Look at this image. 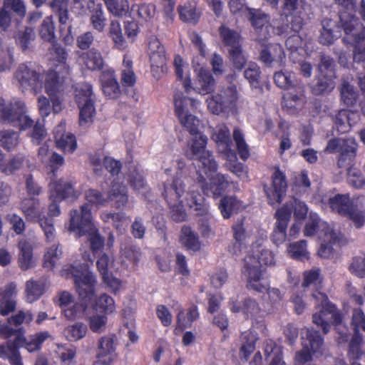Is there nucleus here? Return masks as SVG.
I'll use <instances>...</instances> for the list:
<instances>
[{
  "mask_svg": "<svg viewBox=\"0 0 365 365\" xmlns=\"http://www.w3.org/2000/svg\"><path fill=\"white\" fill-rule=\"evenodd\" d=\"M81 247L83 263L81 265H69L61 270V275L66 278L73 279L80 301L76 302L74 297L67 291L58 294L59 306L63 317L68 320H75L84 317L87 303L91 302L95 296V287L97 280L94 274L88 270L89 264L93 263L90 253Z\"/></svg>",
  "mask_w": 365,
  "mask_h": 365,
  "instance_id": "f257e3e1",
  "label": "nucleus"
},
{
  "mask_svg": "<svg viewBox=\"0 0 365 365\" xmlns=\"http://www.w3.org/2000/svg\"><path fill=\"white\" fill-rule=\"evenodd\" d=\"M162 195L170 207L171 217L175 222L186 220L185 204L195 211L197 215L205 217L207 220L210 217L208 205L198 192L197 185H193L186 190L183 180L179 177L165 181Z\"/></svg>",
  "mask_w": 365,
  "mask_h": 365,
  "instance_id": "f03ea898",
  "label": "nucleus"
},
{
  "mask_svg": "<svg viewBox=\"0 0 365 365\" xmlns=\"http://www.w3.org/2000/svg\"><path fill=\"white\" fill-rule=\"evenodd\" d=\"M275 264L274 257L272 251L262 247L257 242L253 244L252 253L244 259L242 272L247 282L249 289L262 292L267 289V284L263 282L262 266H273Z\"/></svg>",
  "mask_w": 365,
  "mask_h": 365,
  "instance_id": "7ed1b4c3",
  "label": "nucleus"
},
{
  "mask_svg": "<svg viewBox=\"0 0 365 365\" xmlns=\"http://www.w3.org/2000/svg\"><path fill=\"white\" fill-rule=\"evenodd\" d=\"M341 22L345 36L343 41L354 47L353 60L365 69V35L361 32L362 24L351 15L341 14Z\"/></svg>",
  "mask_w": 365,
  "mask_h": 365,
  "instance_id": "20e7f679",
  "label": "nucleus"
},
{
  "mask_svg": "<svg viewBox=\"0 0 365 365\" xmlns=\"http://www.w3.org/2000/svg\"><path fill=\"white\" fill-rule=\"evenodd\" d=\"M49 71L42 72L31 63H21L14 72V83L22 92L31 91L35 95L40 94L44 88L45 79Z\"/></svg>",
  "mask_w": 365,
  "mask_h": 365,
  "instance_id": "39448f33",
  "label": "nucleus"
},
{
  "mask_svg": "<svg viewBox=\"0 0 365 365\" xmlns=\"http://www.w3.org/2000/svg\"><path fill=\"white\" fill-rule=\"evenodd\" d=\"M27 107L24 101L14 98L6 102L0 98V120L6 122L21 130L31 128L34 120L27 115Z\"/></svg>",
  "mask_w": 365,
  "mask_h": 365,
  "instance_id": "423d86ee",
  "label": "nucleus"
},
{
  "mask_svg": "<svg viewBox=\"0 0 365 365\" xmlns=\"http://www.w3.org/2000/svg\"><path fill=\"white\" fill-rule=\"evenodd\" d=\"M191 135L185 151V155L190 159H197L202 165V173L215 172L217 170V163L212 153L206 149L207 137L200 131Z\"/></svg>",
  "mask_w": 365,
  "mask_h": 365,
  "instance_id": "0eeeda50",
  "label": "nucleus"
},
{
  "mask_svg": "<svg viewBox=\"0 0 365 365\" xmlns=\"http://www.w3.org/2000/svg\"><path fill=\"white\" fill-rule=\"evenodd\" d=\"M312 297L317 309H319V312L313 314V323L322 327L324 334L328 333L331 323L340 325L342 316L336 307L329 302L327 296L317 292Z\"/></svg>",
  "mask_w": 365,
  "mask_h": 365,
  "instance_id": "6e6552de",
  "label": "nucleus"
},
{
  "mask_svg": "<svg viewBox=\"0 0 365 365\" xmlns=\"http://www.w3.org/2000/svg\"><path fill=\"white\" fill-rule=\"evenodd\" d=\"M302 340V349L296 353L294 365H305L323 354V339L317 331L308 328L303 329Z\"/></svg>",
  "mask_w": 365,
  "mask_h": 365,
  "instance_id": "1a4fd4ad",
  "label": "nucleus"
},
{
  "mask_svg": "<svg viewBox=\"0 0 365 365\" xmlns=\"http://www.w3.org/2000/svg\"><path fill=\"white\" fill-rule=\"evenodd\" d=\"M19 209L28 221L39 224L48 241L53 240L56 233L53 220L42 216L43 209L38 199L35 197L24 199L19 205Z\"/></svg>",
  "mask_w": 365,
  "mask_h": 365,
  "instance_id": "9d476101",
  "label": "nucleus"
},
{
  "mask_svg": "<svg viewBox=\"0 0 365 365\" xmlns=\"http://www.w3.org/2000/svg\"><path fill=\"white\" fill-rule=\"evenodd\" d=\"M110 193L101 192L95 189H89L85 192L88 202L97 207L106 206L110 200H115L116 208L124 207L128 202L126 188L115 180L112 182Z\"/></svg>",
  "mask_w": 365,
  "mask_h": 365,
  "instance_id": "9b49d317",
  "label": "nucleus"
},
{
  "mask_svg": "<svg viewBox=\"0 0 365 365\" xmlns=\"http://www.w3.org/2000/svg\"><path fill=\"white\" fill-rule=\"evenodd\" d=\"M240 96L236 85L222 87L216 93L207 98V109L215 115L228 112L236 107Z\"/></svg>",
  "mask_w": 365,
  "mask_h": 365,
  "instance_id": "f8f14e48",
  "label": "nucleus"
},
{
  "mask_svg": "<svg viewBox=\"0 0 365 365\" xmlns=\"http://www.w3.org/2000/svg\"><path fill=\"white\" fill-rule=\"evenodd\" d=\"M49 199L52 202L48 206V215L57 217L61 214L58 203L66 198L76 199L80 193L76 191L69 182L62 179L59 180H51L48 185Z\"/></svg>",
  "mask_w": 365,
  "mask_h": 365,
  "instance_id": "ddd939ff",
  "label": "nucleus"
},
{
  "mask_svg": "<svg viewBox=\"0 0 365 365\" xmlns=\"http://www.w3.org/2000/svg\"><path fill=\"white\" fill-rule=\"evenodd\" d=\"M336 3L344 8L346 11H339V24L338 25L334 21L329 19H324L322 21V30L319 41L322 44L330 45L335 40L341 36V29H344L341 22V14H348L355 16L351 13L354 8L353 0H335Z\"/></svg>",
  "mask_w": 365,
  "mask_h": 365,
  "instance_id": "4468645a",
  "label": "nucleus"
},
{
  "mask_svg": "<svg viewBox=\"0 0 365 365\" xmlns=\"http://www.w3.org/2000/svg\"><path fill=\"white\" fill-rule=\"evenodd\" d=\"M92 86L88 83H79L75 87L76 101L80 108L79 123L81 126L92 123L96 110L92 99Z\"/></svg>",
  "mask_w": 365,
  "mask_h": 365,
  "instance_id": "2eb2a0df",
  "label": "nucleus"
},
{
  "mask_svg": "<svg viewBox=\"0 0 365 365\" xmlns=\"http://www.w3.org/2000/svg\"><path fill=\"white\" fill-rule=\"evenodd\" d=\"M70 221L68 230L75 233L77 237L86 235V233H93L95 231V224L89 205L84 204L80 210L70 211Z\"/></svg>",
  "mask_w": 365,
  "mask_h": 365,
  "instance_id": "dca6fc26",
  "label": "nucleus"
},
{
  "mask_svg": "<svg viewBox=\"0 0 365 365\" xmlns=\"http://www.w3.org/2000/svg\"><path fill=\"white\" fill-rule=\"evenodd\" d=\"M319 71L320 74L313 88L314 93L319 95L331 92L335 87L336 78L334 60L329 56H322Z\"/></svg>",
  "mask_w": 365,
  "mask_h": 365,
  "instance_id": "f3484780",
  "label": "nucleus"
},
{
  "mask_svg": "<svg viewBox=\"0 0 365 365\" xmlns=\"http://www.w3.org/2000/svg\"><path fill=\"white\" fill-rule=\"evenodd\" d=\"M147 52L152 74L155 78H160L166 70L167 55L164 46L155 36L148 38Z\"/></svg>",
  "mask_w": 365,
  "mask_h": 365,
  "instance_id": "a211bd4d",
  "label": "nucleus"
},
{
  "mask_svg": "<svg viewBox=\"0 0 365 365\" xmlns=\"http://www.w3.org/2000/svg\"><path fill=\"white\" fill-rule=\"evenodd\" d=\"M273 6H277L279 0H267ZM308 6L305 4L304 0H284L283 5L284 14L290 20V29L294 32H299L303 24L302 15L306 11Z\"/></svg>",
  "mask_w": 365,
  "mask_h": 365,
  "instance_id": "6ab92c4d",
  "label": "nucleus"
},
{
  "mask_svg": "<svg viewBox=\"0 0 365 365\" xmlns=\"http://www.w3.org/2000/svg\"><path fill=\"white\" fill-rule=\"evenodd\" d=\"M216 171L217 170L207 174L203 173L206 175V178H205L202 170H200L197 177V182L200 184L203 192L207 195L212 194L215 198L220 196L230 185L226 175L220 173L213 175Z\"/></svg>",
  "mask_w": 365,
  "mask_h": 365,
  "instance_id": "aec40b11",
  "label": "nucleus"
},
{
  "mask_svg": "<svg viewBox=\"0 0 365 365\" xmlns=\"http://www.w3.org/2000/svg\"><path fill=\"white\" fill-rule=\"evenodd\" d=\"M229 308L233 313L241 312L246 319L257 321L262 318L263 313L258 303L253 299L246 297L239 300L232 297L229 302Z\"/></svg>",
  "mask_w": 365,
  "mask_h": 365,
  "instance_id": "412c9836",
  "label": "nucleus"
},
{
  "mask_svg": "<svg viewBox=\"0 0 365 365\" xmlns=\"http://www.w3.org/2000/svg\"><path fill=\"white\" fill-rule=\"evenodd\" d=\"M287 188V182L284 172L276 168L272 175V186L266 190L268 203L271 205L279 204Z\"/></svg>",
  "mask_w": 365,
  "mask_h": 365,
  "instance_id": "4be33fe9",
  "label": "nucleus"
},
{
  "mask_svg": "<svg viewBox=\"0 0 365 365\" xmlns=\"http://www.w3.org/2000/svg\"><path fill=\"white\" fill-rule=\"evenodd\" d=\"M61 82L58 72L50 71L46 76L44 83V90L52 103V110L55 113L61 112L63 109L62 100L60 98Z\"/></svg>",
  "mask_w": 365,
  "mask_h": 365,
  "instance_id": "5701e85b",
  "label": "nucleus"
},
{
  "mask_svg": "<svg viewBox=\"0 0 365 365\" xmlns=\"http://www.w3.org/2000/svg\"><path fill=\"white\" fill-rule=\"evenodd\" d=\"M117 359L116 344L113 339L108 336L101 337L98 341L96 365H112Z\"/></svg>",
  "mask_w": 365,
  "mask_h": 365,
  "instance_id": "b1692460",
  "label": "nucleus"
},
{
  "mask_svg": "<svg viewBox=\"0 0 365 365\" xmlns=\"http://www.w3.org/2000/svg\"><path fill=\"white\" fill-rule=\"evenodd\" d=\"M286 56L279 43L264 45L259 53V60L268 67H280L285 63Z\"/></svg>",
  "mask_w": 365,
  "mask_h": 365,
  "instance_id": "393cba45",
  "label": "nucleus"
},
{
  "mask_svg": "<svg viewBox=\"0 0 365 365\" xmlns=\"http://www.w3.org/2000/svg\"><path fill=\"white\" fill-rule=\"evenodd\" d=\"M211 139L216 143L219 152L225 155L228 153V157L235 158V152L232 149V141L229 128L225 124L215 127L211 134Z\"/></svg>",
  "mask_w": 365,
  "mask_h": 365,
  "instance_id": "a878e982",
  "label": "nucleus"
},
{
  "mask_svg": "<svg viewBox=\"0 0 365 365\" xmlns=\"http://www.w3.org/2000/svg\"><path fill=\"white\" fill-rule=\"evenodd\" d=\"M250 20L257 33L256 40L262 42L271 34L272 26L269 23V16L260 10H249Z\"/></svg>",
  "mask_w": 365,
  "mask_h": 365,
  "instance_id": "bb28decb",
  "label": "nucleus"
},
{
  "mask_svg": "<svg viewBox=\"0 0 365 365\" xmlns=\"http://www.w3.org/2000/svg\"><path fill=\"white\" fill-rule=\"evenodd\" d=\"M274 216L277 221L272 235V240L275 245H279L287 238V228L290 221V211L286 206L281 207L276 211Z\"/></svg>",
  "mask_w": 365,
  "mask_h": 365,
  "instance_id": "cd10ccee",
  "label": "nucleus"
},
{
  "mask_svg": "<svg viewBox=\"0 0 365 365\" xmlns=\"http://www.w3.org/2000/svg\"><path fill=\"white\" fill-rule=\"evenodd\" d=\"M215 85V80L211 73L202 67H200L197 78L193 83L191 82V88L189 89V93L194 91L196 93L205 96L213 92Z\"/></svg>",
  "mask_w": 365,
  "mask_h": 365,
  "instance_id": "c85d7f7f",
  "label": "nucleus"
},
{
  "mask_svg": "<svg viewBox=\"0 0 365 365\" xmlns=\"http://www.w3.org/2000/svg\"><path fill=\"white\" fill-rule=\"evenodd\" d=\"M56 146L64 153H73L77 148L76 137L66 133V123L61 121L53 130Z\"/></svg>",
  "mask_w": 365,
  "mask_h": 365,
  "instance_id": "c756f323",
  "label": "nucleus"
},
{
  "mask_svg": "<svg viewBox=\"0 0 365 365\" xmlns=\"http://www.w3.org/2000/svg\"><path fill=\"white\" fill-rule=\"evenodd\" d=\"M16 284L11 282L0 289V314L6 316L16 307Z\"/></svg>",
  "mask_w": 365,
  "mask_h": 365,
  "instance_id": "7c9ffc66",
  "label": "nucleus"
},
{
  "mask_svg": "<svg viewBox=\"0 0 365 365\" xmlns=\"http://www.w3.org/2000/svg\"><path fill=\"white\" fill-rule=\"evenodd\" d=\"M13 336L15 337L16 345L19 347L24 346L28 351L33 352L40 349L42 343L50 336V334L48 331H43L26 339L19 330L16 329Z\"/></svg>",
  "mask_w": 365,
  "mask_h": 365,
  "instance_id": "2f4dec72",
  "label": "nucleus"
},
{
  "mask_svg": "<svg viewBox=\"0 0 365 365\" xmlns=\"http://www.w3.org/2000/svg\"><path fill=\"white\" fill-rule=\"evenodd\" d=\"M359 120V114L356 111L342 109L336 114L334 126L339 133H345Z\"/></svg>",
  "mask_w": 365,
  "mask_h": 365,
  "instance_id": "473e14b6",
  "label": "nucleus"
},
{
  "mask_svg": "<svg viewBox=\"0 0 365 365\" xmlns=\"http://www.w3.org/2000/svg\"><path fill=\"white\" fill-rule=\"evenodd\" d=\"M38 158L48 167L53 176L55 175V172L64 163V159L61 155L50 152L49 146L46 143L39 148Z\"/></svg>",
  "mask_w": 365,
  "mask_h": 365,
  "instance_id": "72a5a7b5",
  "label": "nucleus"
},
{
  "mask_svg": "<svg viewBox=\"0 0 365 365\" xmlns=\"http://www.w3.org/2000/svg\"><path fill=\"white\" fill-rule=\"evenodd\" d=\"M100 80L103 92L107 97L114 99L120 96V89L113 70L108 69L103 71Z\"/></svg>",
  "mask_w": 365,
  "mask_h": 365,
  "instance_id": "f704fd0d",
  "label": "nucleus"
},
{
  "mask_svg": "<svg viewBox=\"0 0 365 365\" xmlns=\"http://www.w3.org/2000/svg\"><path fill=\"white\" fill-rule=\"evenodd\" d=\"M78 61L80 65L91 71L100 70L103 66L102 55L100 51L95 48L81 53Z\"/></svg>",
  "mask_w": 365,
  "mask_h": 365,
  "instance_id": "c9c22d12",
  "label": "nucleus"
},
{
  "mask_svg": "<svg viewBox=\"0 0 365 365\" xmlns=\"http://www.w3.org/2000/svg\"><path fill=\"white\" fill-rule=\"evenodd\" d=\"M328 230L332 231L333 228L327 222L321 221L317 214L310 212L304 227V234L305 236L312 237L315 234H318L320 238V235L326 234Z\"/></svg>",
  "mask_w": 365,
  "mask_h": 365,
  "instance_id": "e433bc0d",
  "label": "nucleus"
},
{
  "mask_svg": "<svg viewBox=\"0 0 365 365\" xmlns=\"http://www.w3.org/2000/svg\"><path fill=\"white\" fill-rule=\"evenodd\" d=\"M322 241L320 248L318 250V255L322 258H330L333 256L334 248L339 241V233L334 230L330 231L328 230L326 234L320 235Z\"/></svg>",
  "mask_w": 365,
  "mask_h": 365,
  "instance_id": "4c0bfd02",
  "label": "nucleus"
},
{
  "mask_svg": "<svg viewBox=\"0 0 365 365\" xmlns=\"http://www.w3.org/2000/svg\"><path fill=\"white\" fill-rule=\"evenodd\" d=\"M304 103L305 96L302 86L297 87L296 94L290 93L287 96H284L282 103L283 108L290 113H294L302 108Z\"/></svg>",
  "mask_w": 365,
  "mask_h": 365,
  "instance_id": "58836bf2",
  "label": "nucleus"
},
{
  "mask_svg": "<svg viewBox=\"0 0 365 365\" xmlns=\"http://www.w3.org/2000/svg\"><path fill=\"white\" fill-rule=\"evenodd\" d=\"M341 155L338 160L339 168L349 165L352 162L356 150V143L352 138L341 139Z\"/></svg>",
  "mask_w": 365,
  "mask_h": 365,
  "instance_id": "ea45409f",
  "label": "nucleus"
},
{
  "mask_svg": "<svg viewBox=\"0 0 365 365\" xmlns=\"http://www.w3.org/2000/svg\"><path fill=\"white\" fill-rule=\"evenodd\" d=\"M180 242L187 250L194 252H199L202 247V244L197 234L187 226L182 227Z\"/></svg>",
  "mask_w": 365,
  "mask_h": 365,
  "instance_id": "a19ab883",
  "label": "nucleus"
},
{
  "mask_svg": "<svg viewBox=\"0 0 365 365\" xmlns=\"http://www.w3.org/2000/svg\"><path fill=\"white\" fill-rule=\"evenodd\" d=\"M189 105L192 109H197L200 105V101L195 98H187L185 96L182 92H178L175 94V114L177 117L180 116V114L181 113L182 115H185V113H189Z\"/></svg>",
  "mask_w": 365,
  "mask_h": 365,
  "instance_id": "79ce46f5",
  "label": "nucleus"
},
{
  "mask_svg": "<svg viewBox=\"0 0 365 365\" xmlns=\"http://www.w3.org/2000/svg\"><path fill=\"white\" fill-rule=\"evenodd\" d=\"M354 203V201L351 200L349 194H338L329 200L331 210L342 216L346 215L349 210Z\"/></svg>",
  "mask_w": 365,
  "mask_h": 365,
  "instance_id": "37998d69",
  "label": "nucleus"
},
{
  "mask_svg": "<svg viewBox=\"0 0 365 365\" xmlns=\"http://www.w3.org/2000/svg\"><path fill=\"white\" fill-rule=\"evenodd\" d=\"M18 247L19 249V264L21 269L26 270L34 267L33 247L31 244L26 240L19 241Z\"/></svg>",
  "mask_w": 365,
  "mask_h": 365,
  "instance_id": "c03bdc74",
  "label": "nucleus"
},
{
  "mask_svg": "<svg viewBox=\"0 0 365 365\" xmlns=\"http://www.w3.org/2000/svg\"><path fill=\"white\" fill-rule=\"evenodd\" d=\"M173 65L177 78L181 81L185 92L189 93V89L191 88V77L188 66L179 55L175 56Z\"/></svg>",
  "mask_w": 365,
  "mask_h": 365,
  "instance_id": "a18cd8bd",
  "label": "nucleus"
},
{
  "mask_svg": "<svg viewBox=\"0 0 365 365\" xmlns=\"http://www.w3.org/2000/svg\"><path fill=\"white\" fill-rule=\"evenodd\" d=\"M19 346L14 341H8L0 346V358L9 359L11 365H24L19 351Z\"/></svg>",
  "mask_w": 365,
  "mask_h": 365,
  "instance_id": "49530a36",
  "label": "nucleus"
},
{
  "mask_svg": "<svg viewBox=\"0 0 365 365\" xmlns=\"http://www.w3.org/2000/svg\"><path fill=\"white\" fill-rule=\"evenodd\" d=\"M243 207L240 200L235 196H225L219 203L218 208L225 219L230 218L232 214L238 212Z\"/></svg>",
  "mask_w": 365,
  "mask_h": 365,
  "instance_id": "de8ad7c7",
  "label": "nucleus"
},
{
  "mask_svg": "<svg viewBox=\"0 0 365 365\" xmlns=\"http://www.w3.org/2000/svg\"><path fill=\"white\" fill-rule=\"evenodd\" d=\"M93 310H100L104 314H110L115 311V303L113 297L107 294H102L98 297L93 298L91 302Z\"/></svg>",
  "mask_w": 365,
  "mask_h": 365,
  "instance_id": "09e8293b",
  "label": "nucleus"
},
{
  "mask_svg": "<svg viewBox=\"0 0 365 365\" xmlns=\"http://www.w3.org/2000/svg\"><path fill=\"white\" fill-rule=\"evenodd\" d=\"M46 283L43 279H30L26 283V299L29 303L38 300L45 291Z\"/></svg>",
  "mask_w": 365,
  "mask_h": 365,
  "instance_id": "8fccbe9b",
  "label": "nucleus"
},
{
  "mask_svg": "<svg viewBox=\"0 0 365 365\" xmlns=\"http://www.w3.org/2000/svg\"><path fill=\"white\" fill-rule=\"evenodd\" d=\"M181 20L185 22L196 24L200 16L197 11V4L195 1H187L178 8Z\"/></svg>",
  "mask_w": 365,
  "mask_h": 365,
  "instance_id": "3c124183",
  "label": "nucleus"
},
{
  "mask_svg": "<svg viewBox=\"0 0 365 365\" xmlns=\"http://www.w3.org/2000/svg\"><path fill=\"white\" fill-rule=\"evenodd\" d=\"M240 340L242 345L240 347V355L247 360L250 355L255 349V343L257 337L255 333L251 330L246 331L241 334Z\"/></svg>",
  "mask_w": 365,
  "mask_h": 365,
  "instance_id": "603ef678",
  "label": "nucleus"
},
{
  "mask_svg": "<svg viewBox=\"0 0 365 365\" xmlns=\"http://www.w3.org/2000/svg\"><path fill=\"white\" fill-rule=\"evenodd\" d=\"M219 34L225 46L230 47V48H235L241 46L240 36L234 30L230 29L225 25L220 26Z\"/></svg>",
  "mask_w": 365,
  "mask_h": 365,
  "instance_id": "864d4df0",
  "label": "nucleus"
},
{
  "mask_svg": "<svg viewBox=\"0 0 365 365\" xmlns=\"http://www.w3.org/2000/svg\"><path fill=\"white\" fill-rule=\"evenodd\" d=\"M135 81L136 77L133 70V61L128 55L125 54L122 64L121 82L125 86H133Z\"/></svg>",
  "mask_w": 365,
  "mask_h": 365,
  "instance_id": "5fc2aeb1",
  "label": "nucleus"
},
{
  "mask_svg": "<svg viewBox=\"0 0 365 365\" xmlns=\"http://www.w3.org/2000/svg\"><path fill=\"white\" fill-rule=\"evenodd\" d=\"M63 252L59 244H54L47 248L43 256V266L52 269L57 264L62 256Z\"/></svg>",
  "mask_w": 365,
  "mask_h": 365,
  "instance_id": "6e6d98bb",
  "label": "nucleus"
},
{
  "mask_svg": "<svg viewBox=\"0 0 365 365\" xmlns=\"http://www.w3.org/2000/svg\"><path fill=\"white\" fill-rule=\"evenodd\" d=\"M287 207L290 211V217H292V212H294V218L297 220H302L305 219L307 215L309 209L306 203L301 201L295 197H293L282 207Z\"/></svg>",
  "mask_w": 365,
  "mask_h": 365,
  "instance_id": "4d7b16f0",
  "label": "nucleus"
},
{
  "mask_svg": "<svg viewBox=\"0 0 365 365\" xmlns=\"http://www.w3.org/2000/svg\"><path fill=\"white\" fill-rule=\"evenodd\" d=\"M223 158L227 160L225 163L226 168L234 173L237 177L241 180H247L248 178L247 168L241 163L237 162V155L235 158L228 157V153L223 155Z\"/></svg>",
  "mask_w": 365,
  "mask_h": 365,
  "instance_id": "13d9d810",
  "label": "nucleus"
},
{
  "mask_svg": "<svg viewBox=\"0 0 365 365\" xmlns=\"http://www.w3.org/2000/svg\"><path fill=\"white\" fill-rule=\"evenodd\" d=\"M264 354L267 359H269V365H272L274 361L277 365L285 364L282 361V348L277 346L273 341L267 340L264 346Z\"/></svg>",
  "mask_w": 365,
  "mask_h": 365,
  "instance_id": "bf43d9fd",
  "label": "nucleus"
},
{
  "mask_svg": "<svg viewBox=\"0 0 365 365\" xmlns=\"http://www.w3.org/2000/svg\"><path fill=\"white\" fill-rule=\"evenodd\" d=\"M198 317L199 312L196 306H192L189 308L186 317H185L184 310L180 307L177 315L178 327L181 329L190 327L192 323Z\"/></svg>",
  "mask_w": 365,
  "mask_h": 365,
  "instance_id": "052dcab7",
  "label": "nucleus"
},
{
  "mask_svg": "<svg viewBox=\"0 0 365 365\" xmlns=\"http://www.w3.org/2000/svg\"><path fill=\"white\" fill-rule=\"evenodd\" d=\"M287 252L292 258L297 260L304 261L309 257L305 240L289 244L287 247Z\"/></svg>",
  "mask_w": 365,
  "mask_h": 365,
  "instance_id": "680f3d73",
  "label": "nucleus"
},
{
  "mask_svg": "<svg viewBox=\"0 0 365 365\" xmlns=\"http://www.w3.org/2000/svg\"><path fill=\"white\" fill-rule=\"evenodd\" d=\"M109 34L111 37L115 46L120 50H123L126 47L125 38L122 33L120 24L117 20H112L109 27Z\"/></svg>",
  "mask_w": 365,
  "mask_h": 365,
  "instance_id": "e2e57ef3",
  "label": "nucleus"
},
{
  "mask_svg": "<svg viewBox=\"0 0 365 365\" xmlns=\"http://www.w3.org/2000/svg\"><path fill=\"white\" fill-rule=\"evenodd\" d=\"M275 84L284 89H290L295 86L294 73L287 71H279L274 74Z\"/></svg>",
  "mask_w": 365,
  "mask_h": 365,
  "instance_id": "0e129e2a",
  "label": "nucleus"
},
{
  "mask_svg": "<svg viewBox=\"0 0 365 365\" xmlns=\"http://www.w3.org/2000/svg\"><path fill=\"white\" fill-rule=\"evenodd\" d=\"M177 118L182 126L185 128L190 135L197 134L201 123L200 120L197 117L189 113L185 115L181 113L180 116Z\"/></svg>",
  "mask_w": 365,
  "mask_h": 365,
  "instance_id": "69168bd1",
  "label": "nucleus"
},
{
  "mask_svg": "<svg viewBox=\"0 0 365 365\" xmlns=\"http://www.w3.org/2000/svg\"><path fill=\"white\" fill-rule=\"evenodd\" d=\"M14 63V48L5 46L0 39V72L10 70Z\"/></svg>",
  "mask_w": 365,
  "mask_h": 365,
  "instance_id": "338daca9",
  "label": "nucleus"
},
{
  "mask_svg": "<svg viewBox=\"0 0 365 365\" xmlns=\"http://www.w3.org/2000/svg\"><path fill=\"white\" fill-rule=\"evenodd\" d=\"M340 93L341 101L347 106H351L356 103L358 93L349 83L344 81L341 83Z\"/></svg>",
  "mask_w": 365,
  "mask_h": 365,
  "instance_id": "774afa93",
  "label": "nucleus"
}]
</instances>
